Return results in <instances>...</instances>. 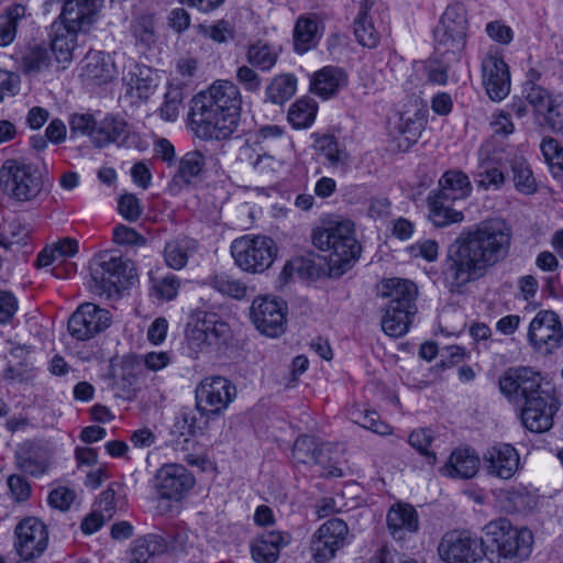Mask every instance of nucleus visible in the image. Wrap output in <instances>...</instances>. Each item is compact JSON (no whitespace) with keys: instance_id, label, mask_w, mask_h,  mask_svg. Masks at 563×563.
<instances>
[{"instance_id":"1","label":"nucleus","mask_w":563,"mask_h":563,"mask_svg":"<svg viewBox=\"0 0 563 563\" xmlns=\"http://www.w3.org/2000/svg\"><path fill=\"white\" fill-rule=\"evenodd\" d=\"M512 228L501 218L487 219L464 230L450 245L442 278L451 294H462L510 255Z\"/></svg>"},{"instance_id":"2","label":"nucleus","mask_w":563,"mask_h":563,"mask_svg":"<svg viewBox=\"0 0 563 563\" xmlns=\"http://www.w3.org/2000/svg\"><path fill=\"white\" fill-rule=\"evenodd\" d=\"M242 95L230 80H216L191 100L190 117L205 139L224 140L238 129Z\"/></svg>"},{"instance_id":"3","label":"nucleus","mask_w":563,"mask_h":563,"mask_svg":"<svg viewBox=\"0 0 563 563\" xmlns=\"http://www.w3.org/2000/svg\"><path fill=\"white\" fill-rule=\"evenodd\" d=\"M483 559L489 563H521L532 551L533 534L507 519L485 525L479 537Z\"/></svg>"},{"instance_id":"4","label":"nucleus","mask_w":563,"mask_h":563,"mask_svg":"<svg viewBox=\"0 0 563 563\" xmlns=\"http://www.w3.org/2000/svg\"><path fill=\"white\" fill-rule=\"evenodd\" d=\"M312 244L328 254L333 269L342 274L361 255L362 247L355 236V225L351 220L342 218L323 219L311 233Z\"/></svg>"},{"instance_id":"5","label":"nucleus","mask_w":563,"mask_h":563,"mask_svg":"<svg viewBox=\"0 0 563 563\" xmlns=\"http://www.w3.org/2000/svg\"><path fill=\"white\" fill-rule=\"evenodd\" d=\"M473 191L470 177L460 169L446 170L438 181V188L427 197L430 221L438 228H444L464 220V213L456 210V201L467 199Z\"/></svg>"},{"instance_id":"6","label":"nucleus","mask_w":563,"mask_h":563,"mask_svg":"<svg viewBox=\"0 0 563 563\" xmlns=\"http://www.w3.org/2000/svg\"><path fill=\"white\" fill-rule=\"evenodd\" d=\"M467 19L462 4L449 5L433 31L435 52L457 60L466 45Z\"/></svg>"},{"instance_id":"7","label":"nucleus","mask_w":563,"mask_h":563,"mask_svg":"<svg viewBox=\"0 0 563 563\" xmlns=\"http://www.w3.org/2000/svg\"><path fill=\"white\" fill-rule=\"evenodd\" d=\"M231 255L238 267L246 273H263L277 255L275 242L266 235L245 234L232 241Z\"/></svg>"},{"instance_id":"8","label":"nucleus","mask_w":563,"mask_h":563,"mask_svg":"<svg viewBox=\"0 0 563 563\" xmlns=\"http://www.w3.org/2000/svg\"><path fill=\"white\" fill-rule=\"evenodd\" d=\"M3 191L18 201H30L43 188L42 173L34 164L22 159H7L0 169Z\"/></svg>"},{"instance_id":"9","label":"nucleus","mask_w":563,"mask_h":563,"mask_svg":"<svg viewBox=\"0 0 563 563\" xmlns=\"http://www.w3.org/2000/svg\"><path fill=\"white\" fill-rule=\"evenodd\" d=\"M90 276L96 292L110 297L128 287L134 272L132 264L122 257L102 254L90 263Z\"/></svg>"},{"instance_id":"10","label":"nucleus","mask_w":563,"mask_h":563,"mask_svg":"<svg viewBox=\"0 0 563 563\" xmlns=\"http://www.w3.org/2000/svg\"><path fill=\"white\" fill-rule=\"evenodd\" d=\"M527 339L539 355H552L560 350L563 346V325L558 313L540 310L529 324Z\"/></svg>"},{"instance_id":"11","label":"nucleus","mask_w":563,"mask_h":563,"mask_svg":"<svg viewBox=\"0 0 563 563\" xmlns=\"http://www.w3.org/2000/svg\"><path fill=\"white\" fill-rule=\"evenodd\" d=\"M235 397V386L222 376L206 377L196 388L197 408L201 412L220 415Z\"/></svg>"},{"instance_id":"12","label":"nucleus","mask_w":563,"mask_h":563,"mask_svg":"<svg viewBox=\"0 0 563 563\" xmlns=\"http://www.w3.org/2000/svg\"><path fill=\"white\" fill-rule=\"evenodd\" d=\"M438 554L444 563H478L483 560L479 538L460 531L446 532L441 538Z\"/></svg>"},{"instance_id":"13","label":"nucleus","mask_w":563,"mask_h":563,"mask_svg":"<svg viewBox=\"0 0 563 563\" xmlns=\"http://www.w3.org/2000/svg\"><path fill=\"white\" fill-rule=\"evenodd\" d=\"M251 319L263 334L277 338L285 331L286 305L269 296L255 298L250 308Z\"/></svg>"},{"instance_id":"14","label":"nucleus","mask_w":563,"mask_h":563,"mask_svg":"<svg viewBox=\"0 0 563 563\" xmlns=\"http://www.w3.org/2000/svg\"><path fill=\"white\" fill-rule=\"evenodd\" d=\"M527 101L542 124L552 132L563 135V96L552 95L541 86L532 85L527 89Z\"/></svg>"},{"instance_id":"15","label":"nucleus","mask_w":563,"mask_h":563,"mask_svg":"<svg viewBox=\"0 0 563 563\" xmlns=\"http://www.w3.org/2000/svg\"><path fill=\"white\" fill-rule=\"evenodd\" d=\"M110 313L95 303L77 308L68 320V332L78 341H88L110 325Z\"/></svg>"},{"instance_id":"16","label":"nucleus","mask_w":563,"mask_h":563,"mask_svg":"<svg viewBox=\"0 0 563 563\" xmlns=\"http://www.w3.org/2000/svg\"><path fill=\"white\" fill-rule=\"evenodd\" d=\"M14 549L19 558H38L47 547L46 526L34 517L20 521L14 530Z\"/></svg>"},{"instance_id":"17","label":"nucleus","mask_w":563,"mask_h":563,"mask_svg":"<svg viewBox=\"0 0 563 563\" xmlns=\"http://www.w3.org/2000/svg\"><path fill=\"white\" fill-rule=\"evenodd\" d=\"M559 406L556 397L551 393H540L537 397L528 398L521 410L522 424L531 432L550 430Z\"/></svg>"},{"instance_id":"18","label":"nucleus","mask_w":563,"mask_h":563,"mask_svg":"<svg viewBox=\"0 0 563 563\" xmlns=\"http://www.w3.org/2000/svg\"><path fill=\"white\" fill-rule=\"evenodd\" d=\"M194 485V476L180 464H165L155 476L157 494L168 500H181Z\"/></svg>"},{"instance_id":"19","label":"nucleus","mask_w":563,"mask_h":563,"mask_svg":"<svg viewBox=\"0 0 563 563\" xmlns=\"http://www.w3.org/2000/svg\"><path fill=\"white\" fill-rule=\"evenodd\" d=\"M482 79L487 96L493 101L504 100L510 92L508 65L497 52H489L482 60Z\"/></svg>"},{"instance_id":"20","label":"nucleus","mask_w":563,"mask_h":563,"mask_svg":"<svg viewBox=\"0 0 563 563\" xmlns=\"http://www.w3.org/2000/svg\"><path fill=\"white\" fill-rule=\"evenodd\" d=\"M500 391L508 398H522L525 402L530 397H537L541 389V376L528 367L510 368L499 379Z\"/></svg>"},{"instance_id":"21","label":"nucleus","mask_w":563,"mask_h":563,"mask_svg":"<svg viewBox=\"0 0 563 563\" xmlns=\"http://www.w3.org/2000/svg\"><path fill=\"white\" fill-rule=\"evenodd\" d=\"M484 462L488 475L504 481L512 478L521 467L518 451L507 443L489 448Z\"/></svg>"},{"instance_id":"22","label":"nucleus","mask_w":563,"mask_h":563,"mask_svg":"<svg viewBox=\"0 0 563 563\" xmlns=\"http://www.w3.org/2000/svg\"><path fill=\"white\" fill-rule=\"evenodd\" d=\"M90 25L77 24L76 22L56 21L51 26V51L56 60L60 64L69 63L73 58V52L76 48V38L78 32H86Z\"/></svg>"},{"instance_id":"23","label":"nucleus","mask_w":563,"mask_h":563,"mask_svg":"<svg viewBox=\"0 0 563 563\" xmlns=\"http://www.w3.org/2000/svg\"><path fill=\"white\" fill-rule=\"evenodd\" d=\"M380 295L389 299L388 308L416 314L418 288L412 282L401 278L387 279L382 284Z\"/></svg>"},{"instance_id":"24","label":"nucleus","mask_w":563,"mask_h":563,"mask_svg":"<svg viewBox=\"0 0 563 563\" xmlns=\"http://www.w3.org/2000/svg\"><path fill=\"white\" fill-rule=\"evenodd\" d=\"M292 538L289 532L272 530L263 532L251 543V554L256 563H276L280 551Z\"/></svg>"},{"instance_id":"25","label":"nucleus","mask_w":563,"mask_h":563,"mask_svg":"<svg viewBox=\"0 0 563 563\" xmlns=\"http://www.w3.org/2000/svg\"><path fill=\"white\" fill-rule=\"evenodd\" d=\"M386 522L390 536L398 541L405 540L419 530L418 512L406 503L394 504L387 512Z\"/></svg>"},{"instance_id":"26","label":"nucleus","mask_w":563,"mask_h":563,"mask_svg":"<svg viewBox=\"0 0 563 563\" xmlns=\"http://www.w3.org/2000/svg\"><path fill=\"white\" fill-rule=\"evenodd\" d=\"M496 496L501 508L510 514L530 512L539 503L537 489L522 484L512 486L508 489H501Z\"/></svg>"},{"instance_id":"27","label":"nucleus","mask_w":563,"mask_h":563,"mask_svg":"<svg viewBox=\"0 0 563 563\" xmlns=\"http://www.w3.org/2000/svg\"><path fill=\"white\" fill-rule=\"evenodd\" d=\"M115 74L111 57L99 51H90L82 60L80 76L91 85H102L110 81Z\"/></svg>"},{"instance_id":"28","label":"nucleus","mask_w":563,"mask_h":563,"mask_svg":"<svg viewBox=\"0 0 563 563\" xmlns=\"http://www.w3.org/2000/svg\"><path fill=\"white\" fill-rule=\"evenodd\" d=\"M375 0H361L357 16L354 20V35L364 47L374 48L380 40V32L374 23L372 8Z\"/></svg>"},{"instance_id":"29","label":"nucleus","mask_w":563,"mask_h":563,"mask_svg":"<svg viewBox=\"0 0 563 563\" xmlns=\"http://www.w3.org/2000/svg\"><path fill=\"white\" fill-rule=\"evenodd\" d=\"M490 156V144L486 143L478 150V166L474 174L478 188L484 190L499 189L505 183V175L494 165Z\"/></svg>"},{"instance_id":"30","label":"nucleus","mask_w":563,"mask_h":563,"mask_svg":"<svg viewBox=\"0 0 563 563\" xmlns=\"http://www.w3.org/2000/svg\"><path fill=\"white\" fill-rule=\"evenodd\" d=\"M479 468V459L470 449H456L441 468L442 475L452 478H472Z\"/></svg>"},{"instance_id":"31","label":"nucleus","mask_w":563,"mask_h":563,"mask_svg":"<svg viewBox=\"0 0 563 563\" xmlns=\"http://www.w3.org/2000/svg\"><path fill=\"white\" fill-rule=\"evenodd\" d=\"M129 139L130 134L126 122L122 119L109 115L97 124L92 143L97 147H104L110 143L126 146Z\"/></svg>"},{"instance_id":"32","label":"nucleus","mask_w":563,"mask_h":563,"mask_svg":"<svg viewBox=\"0 0 563 563\" xmlns=\"http://www.w3.org/2000/svg\"><path fill=\"white\" fill-rule=\"evenodd\" d=\"M345 85V73L339 67L327 66L314 74L311 90L321 98L329 99Z\"/></svg>"},{"instance_id":"33","label":"nucleus","mask_w":563,"mask_h":563,"mask_svg":"<svg viewBox=\"0 0 563 563\" xmlns=\"http://www.w3.org/2000/svg\"><path fill=\"white\" fill-rule=\"evenodd\" d=\"M16 467L34 477L48 471L49 462L46 453L34 445H23L15 452Z\"/></svg>"},{"instance_id":"34","label":"nucleus","mask_w":563,"mask_h":563,"mask_svg":"<svg viewBox=\"0 0 563 563\" xmlns=\"http://www.w3.org/2000/svg\"><path fill=\"white\" fill-rule=\"evenodd\" d=\"M166 539L158 534H147L134 541L130 563H154L155 558L167 551Z\"/></svg>"},{"instance_id":"35","label":"nucleus","mask_w":563,"mask_h":563,"mask_svg":"<svg viewBox=\"0 0 563 563\" xmlns=\"http://www.w3.org/2000/svg\"><path fill=\"white\" fill-rule=\"evenodd\" d=\"M321 37L319 21L316 16L298 18L294 29V47L299 54H303L314 47Z\"/></svg>"},{"instance_id":"36","label":"nucleus","mask_w":563,"mask_h":563,"mask_svg":"<svg viewBox=\"0 0 563 563\" xmlns=\"http://www.w3.org/2000/svg\"><path fill=\"white\" fill-rule=\"evenodd\" d=\"M27 10L22 4H12L0 14V46L10 45L18 33L19 27L27 21Z\"/></svg>"},{"instance_id":"37","label":"nucleus","mask_w":563,"mask_h":563,"mask_svg":"<svg viewBox=\"0 0 563 563\" xmlns=\"http://www.w3.org/2000/svg\"><path fill=\"white\" fill-rule=\"evenodd\" d=\"M103 0H65L62 18L65 21L91 25Z\"/></svg>"},{"instance_id":"38","label":"nucleus","mask_w":563,"mask_h":563,"mask_svg":"<svg viewBox=\"0 0 563 563\" xmlns=\"http://www.w3.org/2000/svg\"><path fill=\"white\" fill-rule=\"evenodd\" d=\"M129 32L135 46L146 52L156 43V26L153 14H140L132 19Z\"/></svg>"},{"instance_id":"39","label":"nucleus","mask_w":563,"mask_h":563,"mask_svg":"<svg viewBox=\"0 0 563 563\" xmlns=\"http://www.w3.org/2000/svg\"><path fill=\"white\" fill-rule=\"evenodd\" d=\"M205 165V155L200 151L187 152L179 159L177 172L174 176L175 181H180L185 185L196 184L201 179Z\"/></svg>"},{"instance_id":"40","label":"nucleus","mask_w":563,"mask_h":563,"mask_svg":"<svg viewBox=\"0 0 563 563\" xmlns=\"http://www.w3.org/2000/svg\"><path fill=\"white\" fill-rule=\"evenodd\" d=\"M297 78L291 74H280L272 78L265 89V100L274 104L287 102L296 93Z\"/></svg>"},{"instance_id":"41","label":"nucleus","mask_w":563,"mask_h":563,"mask_svg":"<svg viewBox=\"0 0 563 563\" xmlns=\"http://www.w3.org/2000/svg\"><path fill=\"white\" fill-rule=\"evenodd\" d=\"M316 150L323 157V164L330 168L344 167L349 163L347 152L332 135H322L316 141Z\"/></svg>"},{"instance_id":"42","label":"nucleus","mask_w":563,"mask_h":563,"mask_svg":"<svg viewBox=\"0 0 563 563\" xmlns=\"http://www.w3.org/2000/svg\"><path fill=\"white\" fill-rule=\"evenodd\" d=\"M323 451L313 437L300 435L294 443L292 457L297 463L323 464Z\"/></svg>"},{"instance_id":"43","label":"nucleus","mask_w":563,"mask_h":563,"mask_svg":"<svg viewBox=\"0 0 563 563\" xmlns=\"http://www.w3.org/2000/svg\"><path fill=\"white\" fill-rule=\"evenodd\" d=\"M278 52L268 43L257 41L246 51L247 63L262 71H269L277 63Z\"/></svg>"},{"instance_id":"44","label":"nucleus","mask_w":563,"mask_h":563,"mask_svg":"<svg viewBox=\"0 0 563 563\" xmlns=\"http://www.w3.org/2000/svg\"><path fill=\"white\" fill-rule=\"evenodd\" d=\"M413 316L415 313L386 307L382 317V329L389 336L400 338L408 332Z\"/></svg>"},{"instance_id":"45","label":"nucleus","mask_w":563,"mask_h":563,"mask_svg":"<svg viewBox=\"0 0 563 563\" xmlns=\"http://www.w3.org/2000/svg\"><path fill=\"white\" fill-rule=\"evenodd\" d=\"M317 110V103L312 99H298L288 110V122L295 129H307L313 123Z\"/></svg>"},{"instance_id":"46","label":"nucleus","mask_w":563,"mask_h":563,"mask_svg":"<svg viewBox=\"0 0 563 563\" xmlns=\"http://www.w3.org/2000/svg\"><path fill=\"white\" fill-rule=\"evenodd\" d=\"M208 285L220 294L238 300L244 298L247 290L243 282L223 272L209 276Z\"/></svg>"},{"instance_id":"47","label":"nucleus","mask_w":563,"mask_h":563,"mask_svg":"<svg viewBox=\"0 0 563 563\" xmlns=\"http://www.w3.org/2000/svg\"><path fill=\"white\" fill-rule=\"evenodd\" d=\"M192 317L198 322L199 327L206 332L208 339L212 343L219 339L225 338L229 334V324L221 320L214 312L196 311Z\"/></svg>"},{"instance_id":"48","label":"nucleus","mask_w":563,"mask_h":563,"mask_svg":"<svg viewBox=\"0 0 563 563\" xmlns=\"http://www.w3.org/2000/svg\"><path fill=\"white\" fill-rule=\"evenodd\" d=\"M313 533L342 548L349 543V527L340 518L328 519Z\"/></svg>"},{"instance_id":"49","label":"nucleus","mask_w":563,"mask_h":563,"mask_svg":"<svg viewBox=\"0 0 563 563\" xmlns=\"http://www.w3.org/2000/svg\"><path fill=\"white\" fill-rule=\"evenodd\" d=\"M125 81L130 92L135 93L139 99H147L156 87L148 68H137L136 71H130Z\"/></svg>"},{"instance_id":"50","label":"nucleus","mask_w":563,"mask_h":563,"mask_svg":"<svg viewBox=\"0 0 563 563\" xmlns=\"http://www.w3.org/2000/svg\"><path fill=\"white\" fill-rule=\"evenodd\" d=\"M510 167L517 190L525 195L534 192L537 188L536 180L526 159L522 157H515L510 162Z\"/></svg>"},{"instance_id":"51","label":"nucleus","mask_w":563,"mask_h":563,"mask_svg":"<svg viewBox=\"0 0 563 563\" xmlns=\"http://www.w3.org/2000/svg\"><path fill=\"white\" fill-rule=\"evenodd\" d=\"M433 441V434L430 429H417L409 434L408 442L426 459V463L432 467L437 463L435 452L429 450Z\"/></svg>"},{"instance_id":"52","label":"nucleus","mask_w":563,"mask_h":563,"mask_svg":"<svg viewBox=\"0 0 563 563\" xmlns=\"http://www.w3.org/2000/svg\"><path fill=\"white\" fill-rule=\"evenodd\" d=\"M343 549L342 547H339L336 544H333L332 542H329L317 534L312 533L309 542V552L311 555V559L316 563H327L331 560H333L338 553Z\"/></svg>"},{"instance_id":"53","label":"nucleus","mask_w":563,"mask_h":563,"mask_svg":"<svg viewBox=\"0 0 563 563\" xmlns=\"http://www.w3.org/2000/svg\"><path fill=\"white\" fill-rule=\"evenodd\" d=\"M343 549L342 547H339L336 544H333L332 542H329L317 534L312 533L309 542V552L311 555V559L316 563H327L331 560H333L338 553Z\"/></svg>"},{"instance_id":"54","label":"nucleus","mask_w":563,"mask_h":563,"mask_svg":"<svg viewBox=\"0 0 563 563\" xmlns=\"http://www.w3.org/2000/svg\"><path fill=\"white\" fill-rule=\"evenodd\" d=\"M183 91L178 87H169L165 92L164 102L159 108L161 118L165 121L174 122L179 115L183 106Z\"/></svg>"},{"instance_id":"55","label":"nucleus","mask_w":563,"mask_h":563,"mask_svg":"<svg viewBox=\"0 0 563 563\" xmlns=\"http://www.w3.org/2000/svg\"><path fill=\"white\" fill-rule=\"evenodd\" d=\"M395 129L399 136L405 140L406 146L408 147L417 142L422 130V123L417 115H407L404 113L399 115Z\"/></svg>"},{"instance_id":"56","label":"nucleus","mask_w":563,"mask_h":563,"mask_svg":"<svg viewBox=\"0 0 563 563\" xmlns=\"http://www.w3.org/2000/svg\"><path fill=\"white\" fill-rule=\"evenodd\" d=\"M166 264L173 269H181L188 262V245L186 241H170L166 244L165 251Z\"/></svg>"},{"instance_id":"57","label":"nucleus","mask_w":563,"mask_h":563,"mask_svg":"<svg viewBox=\"0 0 563 563\" xmlns=\"http://www.w3.org/2000/svg\"><path fill=\"white\" fill-rule=\"evenodd\" d=\"M240 158L247 162L255 170L264 173L272 168L276 163L275 158L268 154H255V150L247 142L240 148Z\"/></svg>"},{"instance_id":"58","label":"nucleus","mask_w":563,"mask_h":563,"mask_svg":"<svg viewBox=\"0 0 563 563\" xmlns=\"http://www.w3.org/2000/svg\"><path fill=\"white\" fill-rule=\"evenodd\" d=\"M235 79L238 84L250 93H258L262 88V77L253 66L241 65L236 68Z\"/></svg>"},{"instance_id":"59","label":"nucleus","mask_w":563,"mask_h":563,"mask_svg":"<svg viewBox=\"0 0 563 563\" xmlns=\"http://www.w3.org/2000/svg\"><path fill=\"white\" fill-rule=\"evenodd\" d=\"M200 33L216 43H227L234 37V30L225 20H219L212 25H199Z\"/></svg>"},{"instance_id":"60","label":"nucleus","mask_w":563,"mask_h":563,"mask_svg":"<svg viewBox=\"0 0 563 563\" xmlns=\"http://www.w3.org/2000/svg\"><path fill=\"white\" fill-rule=\"evenodd\" d=\"M51 64V54L43 46L31 48L23 57V65L26 71H40Z\"/></svg>"},{"instance_id":"61","label":"nucleus","mask_w":563,"mask_h":563,"mask_svg":"<svg viewBox=\"0 0 563 563\" xmlns=\"http://www.w3.org/2000/svg\"><path fill=\"white\" fill-rule=\"evenodd\" d=\"M186 339L190 349L195 352L203 351L207 346L212 344L192 314L187 324Z\"/></svg>"},{"instance_id":"62","label":"nucleus","mask_w":563,"mask_h":563,"mask_svg":"<svg viewBox=\"0 0 563 563\" xmlns=\"http://www.w3.org/2000/svg\"><path fill=\"white\" fill-rule=\"evenodd\" d=\"M118 210L130 222L136 221L143 212L141 201L134 194L122 195L118 201Z\"/></svg>"},{"instance_id":"63","label":"nucleus","mask_w":563,"mask_h":563,"mask_svg":"<svg viewBox=\"0 0 563 563\" xmlns=\"http://www.w3.org/2000/svg\"><path fill=\"white\" fill-rule=\"evenodd\" d=\"M76 492L66 486H58L51 490L48 495V504L51 507L60 511L69 510L76 500Z\"/></svg>"},{"instance_id":"64","label":"nucleus","mask_w":563,"mask_h":563,"mask_svg":"<svg viewBox=\"0 0 563 563\" xmlns=\"http://www.w3.org/2000/svg\"><path fill=\"white\" fill-rule=\"evenodd\" d=\"M113 241L119 245L143 246L146 240L134 229L119 224L113 229Z\"/></svg>"}]
</instances>
